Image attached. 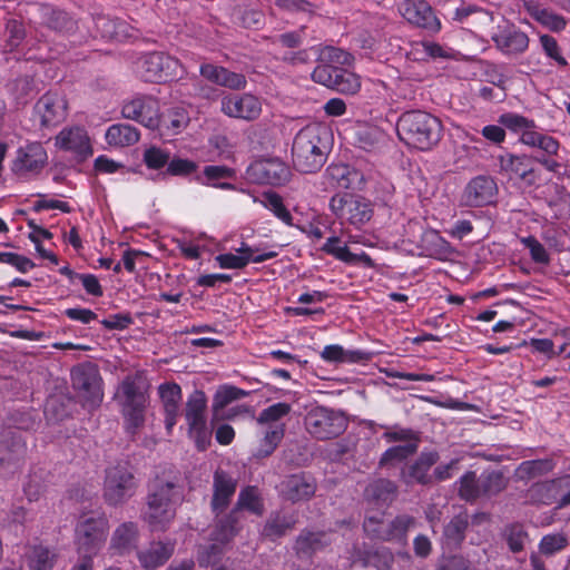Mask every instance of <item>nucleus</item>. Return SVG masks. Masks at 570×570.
<instances>
[{
  "instance_id": "nucleus-38",
  "label": "nucleus",
  "mask_w": 570,
  "mask_h": 570,
  "mask_svg": "<svg viewBox=\"0 0 570 570\" xmlns=\"http://www.w3.org/2000/svg\"><path fill=\"white\" fill-rule=\"evenodd\" d=\"M346 208L344 218L357 227L367 223L373 215L371 203L360 196L353 195Z\"/></svg>"
},
{
  "instance_id": "nucleus-2",
  "label": "nucleus",
  "mask_w": 570,
  "mask_h": 570,
  "mask_svg": "<svg viewBox=\"0 0 570 570\" xmlns=\"http://www.w3.org/2000/svg\"><path fill=\"white\" fill-rule=\"evenodd\" d=\"M331 130L313 124L302 128L292 146L294 167L301 173H315L323 167L331 150Z\"/></svg>"
},
{
  "instance_id": "nucleus-26",
  "label": "nucleus",
  "mask_w": 570,
  "mask_h": 570,
  "mask_svg": "<svg viewBox=\"0 0 570 570\" xmlns=\"http://www.w3.org/2000/svg\"><path fill=\"white\" fill-rule=\"evenodd\" d=\"M333 542V533L326 531L302 530L295 541V551L299 558H311Z\"/></svg>"
},
{
  "instance_id": "nucleus-8",
  "label": "nucleus",
  "mask_w": 570,
  "mask_h": 570,
  "mask_svg": "<svg viewBox=\"0 0 570 570\" xmlns=\"http://www.w3.org/2000/svg\"><path fill=\"white\" fill-rule=\"evenodd\" d=\"M136 490L134 474L125 463L106 470L104 497L111 505H118L131 498Z\"/></svg>"
},
{
  "instance_id": "nucleus-24",
  "label": "nucleus",
  "mask_w": 570,
  "mask_h": 570,
  "mask_svg": "<svg viewBox=\"0 0 570 570\" xmlns=\"http://www.w3.org/2000/svg\"><path fill=\"white\" fill-rule=\"evenodd\" d=\"M491 38L495 47L505 55L522 53L529 46L528 36L514 26L499 27Z\"/></svg>"
},
{
  "instance_id": "nucleus-1",
  "label": "nucleus",
  "mask_w": 570,
  "mask_h": 570,
  "mask_svg": "<svg viewBox=\"0 0 570 570\" xmlns=\"http://www.w3.org/2000/svg\"><path fill=\"white\" fill-rule=\"evenodd\" d=\"M181 497L179 478H156L149 485L142 519L153 531H165L176 515V505Z\"/></svg>"
},
{
  "instance_id": "nucleus-62",
  "label": "nucleus",
  "mask_w": 570,
  "mask_h": 570,
  "mask_svg": "<svg viewBox=\"0 0 570 570\" xmlns=\"http://www.w3.org/2000/svg\"><path fill=\"white\" fill-rule=\"evenodd\" d=\"M499 124L513 131L530 130L535 127L534 121L521 115L507 112L500 116Z\"/></svg>"
},
{
  "instance_id": "nucleus-55",
  "label": "nucleus",
  "mask_w": 570,
  "mask_h": 570,
  "mask_svg": "<svg viewBox=\"0 0 570 570\" xmlns=\"http://www.w3.org/2000/svg\"><path fill=\"white\" fill-rule=\"evenodd\" d=\"M459 494L466 501H474L480 495L479 476L475 472L469 471L460 479Z\"/></svg>"
},
{
  "instance_id": "nucleus-4",
  "label": "nucleus",
  "mask_w": 570,
  "mask_h": 570,
  "mask_svg": "<svg viewBox=\"0 0 570 570\" xmlns=\"http://www.w3.org/2000/svg\"><path fill=\"white\" fill-rule=\"evenodd\" d=\"M400 140L419 150H431L442 138L443 126L435 116L411 110L402 114L396 124Z\"/></svg>"
},
{
  "instance_id": "nucleus-56",
  "label": "nucleus",
  "mask_w": 570,
  "mask_h": 570,
  "mask_svg": "<svg viewBox=\"0 0 570 570\" xmlns=\"http://www.w3.org/2000/svg\"><path fill=\"white\" fill-rule=\"evenodd\" d=\"M3 37L9 50L16 49L26 37L23 23L18 19H9L4 27Z\"/></svg>"
},
{
  "instance_id": "nucleus-10",
  "label": "nucleus",
  "mask_w": 570,
  "mask_h": 570,
  "mask_svg": "<svg viewBox=\"0 0 570 570\" xmlns=\"http://www.w3.org/2000/svg\"><path fill=\"white\" fill-rule=\"evenodd\" d=\"M178 60L164 52H149L135 63V72L147 82L166 81L176 73Z\"/></svg>"
},
{
  "instance_id": "nucleus-12",
  "label": "nucleus",
  "mask_w": 570,
  "mask_h": 570,
  "mask_svg": "<svg viewBox=\"0 0 570 570\" xmlns=\"http://www.w3.org/2000/svg\"><path fill=\"white\" fill-rule=\"evenodd\" d=\"M108 522L102 517L80 520L76 528L79 552L95 556L105 543Z\"/></svg>"
},
{
  "instance_id": "nucleus-60",
  "label": "nucleus",
  "mask_w": 570,
  "mask_h": 570,
  "mask_svg": "<svg viewBox=\"0 0 570 570\" xmlns=\"http://www.w3.org/2000/svg\"><path fill=\"white\" fill-rule=\"evenodd\" d=\"M170 153L159 147L151 146L144 151V163L149 169H160L168 166Z\"/></svg>"
},
{
  "instance_id": "nucleus-61",
  "label": "nucleus",
  "mask_w": 570,
  "mask_h": 570,
  "mask_svg": "<svg viewBox=\"0 0 570 570\" xmlns=\"http://www.w3.org/2000/svg\"><path fill=\"white\" fill-rule=\"evenodd\" d=\"M163 124L170 128L174 132H179L186 128L189 122L187 111L181 107L171 108L167 115L163 117Z\"/></svg>"
},
{
  "instance_id": "nucleus-5",
  "label": "nucleus",
  "mask_w": 570,
  "mask_h": 570,
  "mask_svg": "<svg viewBox=\"0 0 570 570\" xmlns=\"http://www.w3.org/2000/svg\"><path fill=\"white\" fill-rule=\"evenodd\" d=\"M244 510L258 517L263 515L265 511L264 502L256 487L248 485L239 491L235 507L229 513L217 520L212 532L213 540L223 544L228 543L240 529Z\"/></svg>"
},
{
  "instance_id": "nucleus-36",
  "label": "nucleus",
  "mask_w": 570,
  "mask_h": 570,
  "mask_svg": "<svg viewBox=\"0 0 570 570\" xmlns=\"http://www.w3.org/2000/svg\"><path fill=\"white\" fill-rule=\"evenodd\" d=\"M249 393L233 385L220 386L213 399L212 410L214 419L223 416V411L234 401L246 397Z\"/></svg>"
},
{
  "instance_id": "nucleus-46",
  "label": "nucleus",
  "mask_w": 570,
  "mask_h": 570,
  "mask_svg": "<svg viewBox=\"0 0 570 570\" xmlns=\"http://www.w3.org/2000/svg\"><path fill=\"white\" fill-rule=\"evenodd\" d=\"M206 181H202L205 185H210L220 189H234V185L229 183H219L222 179H229L235 176L232 168L219 165H208L203 170Z\"/></svg>"
},
{
  "instance_id": "nucleus-57",
  "label": "nucleus",
  "mask_w": 570,
  "mask_h": 570,
  "mask_svg": "<svg viewBox=\"0 0 570 570\" xmlns=\"http://www.w3.org/2000/svg\"><path fill=\"white\" fill-rule=\"evenodd\" d=\"M387 524L389 520L383 517L371 515L365 518L363 529L368 538L385 542V532L389 531Z\"/></svg>"
},
{
  "instance_id": "nucleus-53",
  "label": "nucleus",
  "mask_w": 570,
  "mask_h": 570,
  "mask_svg": "<svg viewBox=\"0 0 570 570\" xmlns=\"http://www.w3.org/2000/svg\"><path fill=\"white\" fill-rule=\"evenodd\" d=\"M292 406L288 403L279 402L264 409L257 419L262 425L282 424L281 420L289 414Z\"/></svg>"
},
{
  "instance_id": "nucleus-49",
  "label": "nucleus",
  "mask_w": 570,
  "mask_h": 570,
  "mask_svg": "<svg viewBox=\"0 0 570 570\" xmlns=\"http://www.w3.org/2000/svg\"><path fill=\"white\" fill-rule=\"evenodd\" d=\"M56 561V554L43 546H35L28 554L30 570H51Z\"/></svg>"
},
{
  "instance_id": "nucleus-28",
  "label": "nucleus",
  "mask_w": 570,
  "mask_h": 570,
  "mask_svg": "<svg viewBox=\"0 0 570 570\" xmlns=\"http://www.w3.org/2000/svg\"><path fill=\"white\" fill-rule=\"evenodd\" d=\"M502 170L518 176L528 185H534L538 180L535 169L532 167V159L527 155L505 154L499 157Z\"/></svg>"
},
{
  "instance_id": "nucleus-34",
  "label": "nucleus",
  "mask_w": 570,
  "mask_h": 570,
  "mask_svg": "<svg viewBox=\"0 0 570 570\" xmlns=\"http://www.w3.org/2000/svg\"><path fill=\"white\" fill-rule=\"evenodd\" d=\"M527 12L539 23L547 27L551 31L563 30L567 21L566 19L554 13L553 11L543 8L541 4L534 1H528L524 3Z\"/></svg>"
},
{
  "instance_id": "nucleus-31",
  "label": "nucleus",
  "mask_w": 570,
  "mask_h": 570,
  "mask_svg": "<svg viewBox=\"0 0 570 570\" xmlns=\"http://www.w3.org/2000/svg\"><path fill=\"white\" fill-rule=\"evenodd\" d=\"M321 357L328 363H361L372 358V353L363 350H346L338 344L326 345Z\"/></svg>"
},
{
  "instance_id": "nucleus-58",
  "label": "nucleus",
  "mask_w": 570,
  "mask_h": 570,
  "mask_svg": "<svg viewBox=\"0 0 570 570\" xmlns=\"http://www.w3.org/2000/svg\"><path fill=\"white\" fill-rule=\"evenodd\" d=\"M96 27L101 31L102 38L112 39L121 36L132 37V35L125 31V24L122 22L111 20L107 17H98L96 19Z\"/></svg>"
},
{
  "instance_id": "nucleus-39",
  "label": "nucleus",
  "mask_w": 570,
  "mask_h": 570,
  "mask_svg": "<svg viewBox=\"0 0 570 570\" xmlns=\"http://www.w3.org/2000/svg\"><path fill=\"white\" fill-rule=\"evenodd\" d=\"M416 519L410 514H400L389 520V531L385 532V542L405 543L407 532L415 528Z\"/></svg>"
},
{
  "instance_id": "nucleus-25",
  "label": "nucleus",
  "mask_w": 570,
  "mask_h": 570,
  "mask_svg": "<svg viewBox=\"0 0 570 570\" xmlns=\"http://www.w3.org/2000/svg\"><path fill=\"white\" fill-rule=\"evenodd\" d=\"M199 72L206 80L230 90H242L247 85L246 77L243 73L230 71L214 63H202Z\"/></svg>"
},
{
  "instance_id": "nucleus-33",
  "label": "nucleus",
  "mask_w": 570,
  "mask_h": 570,
  "mask_svg": "<svg viewBox=\"0 0 570 570\" xmlns=\"http://www.w3.org/2000/svg\"><path fill=\"white\" fill-rule=\"evenodd\" d=\"M469 525L466 514H458L453 517L449 523L444 525L442 544L449 550L458 549L465 539V531Z\"/></svg>"
},
{
  "instance_id": "nucleus-43",
  "label": "nucleus",
  "mask_w": 570,
  "mask_h": 570,
  "mask_svg": "<svg viewBox=\"0 0 570 570\" xmlns=\"http://www.w3.org/2000/svg\"><path fill=\"white\" fill-rule=\"evenodd\" d=\"M507 480L500 471H484L479 475L480 495L492 497L503 491Z\"/></svg>"
},
{
  "instance_id": "nucleus-63",
  "label": "nucleus",
  "mask_w": 570,
  "mask_h": 570,
  "mask_svg": "<svg viewBox=\"0 0 570 570\" xmlns=\"http://www.w3.org/2000/svg\"><path fill=\"white\" fill-rule=\"evenodd\" d=\"M197 169L196 163L188 160V159H181V158H173L169 159V164L167 166V169L163 173H160L158 176L161 178H166L168 175L171 176H187L191 173H194Z\"/></svg>"
},
{
  "instance_id": "nucleus-44",
  "label": "nucleus",
  "mask_w": 570,
  "mask_h": 570,
  "mask_svg": "<svg viewBox=\"0 0 570 570\" xmlns=\"http://www.w3.org/2000/svg\"><path fill=\"white\" fill-rule=\"evenodd\" d=\"M417 448L416 441L392 446L382 454L380 465L382 468L394 466L413 455L417 451Z\"/></svg>"
},
{
  "instance_id": "nucleus-13",
  "label": "nucleus",
  "mask_w": 570,
  "mask_h": 570,
  "mask_svg": "<svg viewBox=\"0 0 570 570\" xmlns=\"http://www.w3.org/2000/svg\"><path fill=\"white\" fill-rule=\"evenodd\" d=\"M48 155L40 142H31L17 150L11 169L20 178L38 175L47 165Z\"/></svg>"
},
{
  "instance_id": "nucleus-9",
  "label": "nucleus",
  "mask_w": 570,
  "mask_h": 570,
  "mask_svg": "<svg viewBox=\"0 0 570 570\" xmlns=\"http://www.w3.org/2000/svg\"><path fill=\"white\" fill-rule=\"evenodd\" d=\"M71 382L86 405L95 407L101 403L104 397L102 380L96 365L86 363L73 367Z\"/></svg>"
},
{
  "instance_id": "nucleus-19",
  "label": "nucleus",
  "mask_w": 570,
  "mask_h": 570,
  "mask_svg": "<svg viewBox=\"0 0 570 570\" xmlns=\"http://www.w3.org/2000/svg\"><path fill=\"white\" fill-rule=\"evenodd\" d=\"M277 489L284 500L296 503L307 501L315 494L316 482L305 473L292 474L284 478Z\"/></svg>"
},
{
  "instance_id": "nucleus-17",
  "label": "nucleus",
  "mask_w": 570,
  "mask_h": 570,
  "mask_svg": "<svg viewBox=\"0 0 570 570\" xmlns=\"http://www.w3.org/2000/svg\"><path fill=\"white\" fill-rule=\"evenodd\" d=\"M498 195V186L491 176L480 175L472 178L461 196V202L468 207H482L493 204Z\"/></svg>"
},
{
  "instance_id": "nucleus-22",
  "label": "nucleus",
  "mask_w": 570,
  "mask_h": 570,
  "mask_svg": "<svg viewBox=\"0 0 570 570\" xmlns=\"http://www.w3.org/2000/svg\"><path fill=\"white\" fill-rule=\"evenodd\" d=\"M237 488V481L223 470L214 473L213 498L210 508L216 518L222 514L230 503Z\"/></svg>"
},
{
  "instance_id": "nucleus-20",
  "label": "nucleus",
  "mask_w": 570,
  "mask_h": 570,
  "mask_svg": "<svg viewBox=\"0 0 570 570\" xmlns=\"http://www.w3.org/2000/svg\"><path fill=\"white\" fill-rule=\"evenodd\" d=\"M158 102L151 97H139L124 105L121 114L127 119H132L147 128L154 129L159 122Z\"/></svg>"
},
{
  "instance_id": "nucleus-51",
  "label": "nucleus",
  "mask_w": 570,
  "mask_h": 570,
  "mask_svg": "<svg viewBox=\"0 0 570 570\" xmlns=\"http://www.w3.org/2000/svg\"><path fill=\"white\" fill-rule=\"evenodd\" d=\"M165 413H178L181 401V389L176 383H163L158 387Z\"/></svg>"
},
{
  "instance_id": "nucleus-40",
  "label": "nucleus",
  "mask_w": 570,
  "mask_h": 570,
  "mask_svg": "<svg viewBox=\"0 0 570 570\" xmlns=\"http://www.w3.org/2000/svg\"><path fill=\"white\" fill-rule=\"evenodd\" d=\"M106 140L111 146H130L139 140V132L130 125L115 124L108 128Z\"/></svg>"
},
{
  "instance_id": "nucleus-7",
  "label": "nucleus",
  "mask_w": 570,
  "mask_h": 570,
  "mask_svg": "<svg viewBox=\"0 0 570 570\" xmlns=\"http://www.w3.org/2000/svg\"><path fill=\"white\" fill-rule=\"evenodd\" d=\"M307 432L317 440H330L341 435L347 428L344 415L328 407L317 406L305 416Z\"/></svg>"
},
{
  "instance_id": "nucleus-23",
  "label": "nucleus",
  "mask_w": 570,
  "mask_h": 570,
  "mask_svg": "<svg viewBox=\"0 0 570 570\" xmlns=\"http://www.w3.org/2000/svg\"><path fill=\"white\" fill-rule=\"evenodd\" d=\"M439 454L434 451L422 452L411 464L405 465L401 471V479L406 484H430L433 482V473L430 469L438 462Z\"/></svg>"
},
{
  "instance_id": "nucleus-16",
  "label": "nucleus",
  "mask_w": 570,
  "mask_h": 570,
  "mask_svg": "<svg viewBox=\"0 0 570 570\" xmlns=\"http://www.w3.org/2000/svg\"><path fill=\"white\" fill-rule=\"evenodd\" d=\"M288 167L277 158L261 159L247 168V177L259 185L279 186L289 178Z\"/></svg>"
},
{
  "instance_id": "nucleus-6",
  "label": "nucleus",
  "mask_w": 570,
  "mask_h": 570,
  "mask_svg": "<svg viewBox=\"0 0 570 570\" xmlns=\"http://www.w3.org/2000/svg\"><path fill=\"white\" fill-rule=\"evenodd\" d=\"M207 399L203 391L195 390L186 402L185 419L188 424L189 436L200 451L210 444L212 432L207 426Z\"/></svg>"
},
{
  "instance_id": "nucleus-41",
  "label": "nucleus",
  "mask_w": 570,
  "mask_h": 570,
  "mask_svg": "<svg viewBox=\"0 0 570 570\" xmlns=\"http://www.w3.org/2000/svg\"><path fill=\"white\" fill-rule=\"evenodd\" d=\"M520 140L527 146L541 149L548 156L557 155L560 147L559 141L556 138L531 129L524 130L521 134Z\"/></svg>"
},
{
  "instance_id": "nucleus-48",
  "label": "nucleus",
  "mask_w": 570,
  "mask_h": 570,
  "mask_svg": "<svg viewBox=\"0 0 570 570\" xmlns=\"http://www.w3.org/2000/svg\"><path fill=\"white\" fill-rule=\"evenodd\" d=\"M569 546V538L564 532H554L541 538L538 549L544 557H552L563 551Z\"/></svg>"
},
{
  "instance_id": "nucleus-64",
  "label": "nucleus",
  "mask_w": 570,
  "mask_h": 570,
  "mask_svg": "<svg viewBox=\"0 0 570 570\" xmlns=\"http://www.w3.org/2000/svg\"><path fill=\"white\" fill-rule=\"evenodd\" d=\"M424 242L428 244L429 255L441 257L450 253V244L440 236L439 233L430 232L425 235Z\"/></svg>"
},
{
  "instance_id": "nucleus-50",
  "label": "nucleus",
  "mask_w": 570,
  "mask_h": 570,
  "mask_svg": "<svg viewBox=\"0 0 570 570\" xmlns=\"http://www.w3.org/2000/svg\"><path fill=\"white\" fill-rule=\"evenodd\" d=\"M46 24L48 28L63 35L73 33L77 29V21L66 11L58 9H52L48 13Z\"/></svg>"
},
{
  "instance_id": "nucleus-29",
  "label": "nucleus",
  "mask_w": 570,
  "mask_h": 570,
  "mask_svg": "<svg viewBox=\"0 0 570 570\" xmlns=\"http://www.w3.org/2000/svg\"><path fill=\"white\" fill-rule=\"evenodd\" d=\"M139 540L138 525L135 522H124L116 528L110 540V549L115 554H128L137 549Z\"/></svg>"
},
{
  "instance_id": "nucleus-11",
  "label": "nucleus",
  "mask_w": 570,
  "mask_h": 570,
  "mask_svg": "<svg viewBox=\"0 0 570 570\" xmlns=\"http://www.w3.org/2000/svg\"><path fill=\"white\" fill-rule=\"evenodd\" d=\"M312 79L327 88L347 95L357 92L361 87L360 78L354 72L327 63L317 66L312 72Z\"/></svg>"
},
{
  "instance_id": "nucleus-30",
  "label": "nucleus",
  "mask_w": 570,
  "mask_h": 570,
  "mask_svg": "<svg viewBox=\"0 0 570 570\" xmlns=\"http://www.w3.org/2000/svg\"><path fill=\"white\" fill-rule=\"evenodd\" d=\"M297 519L294 514H287L283 511L272 512L265 521L262 535L275 541L293 530Z\"/></svg>"
},
{
  "instance_id": "nucleus-59",
  "label": "nucleus",
  "mask_w": 570,
  "mask_h": 570,
  "mask_svg": "<svg viewBox=\"0 0 570 570\" xmlns=\"http://www.w3.org/2000/svg\"><path fill=\"white\" fill-rule=\"evenodd\" d=\"M366 560L377 570H390L394 562V556L389 548L381 547L367 552Z\"/></svg>"
},
{
  "instance_id": "nucleus-47",
  "label": "nucleus",
  "mask_w": 570,
  "mask_h": 570,
  "mask_svg": "<svg viewBox=\"0 0 570 570\" xmlns=\"http://www.w3.org/2000/svg\"><path fill=\"white\" fill-rule=\"evenodd\" d=\"M553 463L549 459L530 460L522 462L515 471L520 480H530L552 471Z\"/></svg>"
},
{
  "instance_id": "nucleus-3",
  "label": "nucleus",
  "mask_w": 570,
  "mask_h": 570,
  "mask_svg": "<svg viewBox=\"0 0 570 570\" xmlns=\"http://www.w3.org/2000/svg\"><path fill=\"white\" fill-rule=\"evenodd\" d=\"M150 384L142 372L127 375L118 385L115 400L120 406L127 434L135 436L145 425Z\"/></svg>"
},
{
  "instance_id": "nucleus-52",
  "label": "nucleus",
  "mask_w": 570,
  "mask_h": 570,
  "mask_svg": "<svg viewBox=\"0 0 570 570\" xmlns=\"http://www.w3.org/2000/svg\"><path fill=\"white\" fill-rule=\"evenodd\" d=\"M262 448L258 451L259 456L269 455L278 445L284 436L285 424L265 425Z\"/></svg>"
},
{
  "instance_id": "nucleus-35",
  "label": "nucleus",
  "mask_w": 570,
  "mask_h": 570,
  "mask_svg": "<svg viewBox=\"0 0 570 570\" xmlns=\"http://www.w3.org/2000/svg\"><path fill=\"white\" fill-rule=\"evenodd\" d=\"M8 90L18 104L24 105L39 92V83L32 76L23 75L8 83Z\"/></svg>"
},
{
  "instance_id": "nucleus-32",
  "label": "nucleus",
  "mask_w": 570,
  "mask_h": 570,
  "mask_svg": "<svg viewBox=\"0 0 570 570\" xmlns=\"http://www.w3.org/2000/svg\"><path fill=\"white\" fill-rule=\"evenodd\" d=\"M174 544L164 542H153L148 549L138 552V559L147 570H154L155 568L164 564L173 554Z\"/></svg>"
},
{
  "instance_id": "nucleus-37",
  "label": "nucleus",
  "mask_w": 570,
  "mask_h": 570,
  "mask_svg": "<svg viewBox=\"0 0 570 570\" xmlns=\"http://www.w3.org/2000/svg\"><path fill=\"white\" fill-rule=\"evenodd\" d=\"M397 493L395 483L387 479H379L370 483L364 491L365 498L376 503H390Z\"/></svg>"
},
{
  "instance_id": "nucleus-54",
  "label": "nucleus",
  "mask_w": 570,
  "mask_h": 570,
  "mask_svg": "<svg viewBox=\"0 0 570 570\" xmlns=\"http://www.w3.org/2000/svg\"><path fill=\"white\" fill-rule=\"evenodd\" d=\"M263 204L283 223L288 226H293V217L285 207L283 199L278 194L273 191L265 193Z\"/></svg>"
},
{
  "instance_id": "nucleus-21",
  "label": "nucleus",
  "mask_w": 570,
  "mask_h": 570,
  "mask_svg": "<svg viewBox=\"0 0 570 570\" xmlns=\"http://www.w3.org/2000/svg\"><path fill=\"white\" fill-rule=\"evenodd\" d=\"M36 112L40 117L41 126H57L66 118L67 101L62 95L49 91L38 100Z\"/></svg>"
},
{
  "instance_id": "nucleus-18",
  "label": "nucleus",
  "mask_w": 570,
  "mask_h": 570,
  "mask_svg": "<svg viewBox=\"0 0 570 570\" xmlns=\"http://www.w3.org/2000/svg\"><path fill=\"white\" fill-rule=\"evenodd\" d=\"M402 17L419 28L436 32L441 28L432 7L424 0H403L399 6Z\"/></svg>"
},
{
  "instance_id": "nucleus-15",
  "label": "nucleus",
  "mask_w": 570,
  "mask_h": 570,
  "mask_svg": "<svg viewBox=\"0 0 570 570\" xmlns=\"http://www.w3.org/2000/svg\"><path fill=\"white\" fill-rule=\"evenodd\" d=\"M220 111L230 118L253 121L262 114V102L252 94H228L220 100Z\"/></svg>"
},
{
  "instance_id": "nucleus-27",
  "label": "nucleus",
  "mask_w": 570,
  "mask_h": 570,
  "mask_svg": "<svg viewBox=\"0 0 570 570\" xmlns=\"http://www.w3.org/2000/svg\"><path fill=\"white\" fill-rule=\"evenodd\" d=\"M56 145L63 150L73 153L81 160L92 154L87 132L79 127L61 130L56 137Z\"/></svg>"
},
{
  "instance_id": "nucleus-45",
  "label": "nucleus",
  "mask_w": 570,
  "mask_h": 570,
  "mask_svg": "<svg viewBox=\"0 0 570 570\" xmlns=\"http://www.w3.org/2000/svg\"><path fill=\"white\" fill-rule=\"evenodd\" d=\"M322 250L326 254L334 256L335 258L345 263H356L361 259L370 261L366 254L357 255L348 250L345 244H342L338 237H330L326 243L322 246Z\"/></svg>"
},
{
  "instance_id": "nucleus-42",
  "label": "nucleus",
  "mask_w": 570,
  "mask_h": 570,
  "mask_svg": "<svg viewBox=\"0 0 570 570\" xmlns=\"http://www.w3.org/2000/svg\"><path fill=\"white\" fill-rule=\"evenodd\" d=\"M327 174L336 186L343 189L354 188L362 180L361 174L347 165L331 166L327 168Z\"/></svg>"
},
{
  "instance_id": "nucleus-14",
  "label": "nucleus",
  "mask_w": 570,
  "mask_h": 570,
  "mask_svg": "<svg viewBox=\"0 0 570 570\" xmlns=\"http://www.w3.org/2000/svg\"><path fill=\"white\" fill-rule=\"evenodd\" d=\"M27 452L26 441L20 431L0 433V473H13L20 465Z\"/></svg>"
}]
</instances>
